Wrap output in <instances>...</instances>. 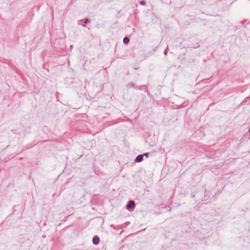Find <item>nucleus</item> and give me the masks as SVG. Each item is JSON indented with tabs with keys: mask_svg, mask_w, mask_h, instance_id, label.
<instances>
[{
	"mask_svg": "<svg viewBox=\"0 0 250 250\" xmlns=\"http://www.w3.org/2000/svg\"><path fill=\"white\" fill-rule=\"evenodd\" d=\"M135 204L133 201H130L126 206V209L131 210L135 208Z\"/></svg>",
	"mask_w": 250,
	"mask_h": 250,
	"instance_id": "1",
	"label": "nucleus"
},
{
	"mask_svg": "<svg viewBox=\"0 0 250 250\" xmlns=\"http://www.w3.org/2000/svg\"><path fill=\"white\" fill-rule=\"evenodd\" d=\"M100 242V238L98 236L96 235L93 237L92 239V242L94 245H97L99 244Z\"/></svg>",
	"mask_w": 250,
	"mask_h": 250,
	"instance_id": "2",
	"label": "nucleus"
},
{
	"mask_svg": "<svg viewBox=\"0 0 250 250\" xmlns=\"http://www.w3.org/2000/svg\"><path fill=\"white\" fill-rule=\"evenodd\" d=\"M143 157H144V155H139L136 157V158L135 160V161L136 162H141L143 161Z\"/></svg>",
	"mask_w": 250,
	"mask_h": 250,
	"instance_id": "3",
	"label": "nucleus"
},
{
	"mask_svg": "<svg viewBox=\"0 0 250 250\" xmlns=\"http://www.w3.org/2000/svg\"><path fill=\"white\" fill-rule=\"evenodd\" d=\"M123 42L125 44H127L129 42V39L127 37H125L123 39Z\"/></svg>",
	"mask_w": 250,
	"mask_h": 250,
	"instance_id": "4",
	"label": "nucleus"
},
{
	"mask_svg": "<svg viewBox=\"0 0 250 250\" xmlns=\"http://www.w3.org/2000/svg\"><path fill=\"white\" fill-rule=\"evenodd\" d=\"M89 22H90L89 20L88 19H86L84 20V23L85 24H87V23H89Z\"/></svg>",
	"mask_w": 250,
	"mask_h": 250,
	"instance_id": "5",
	"label": "nucleus"
},
{
	"mask_svg": "<svg viewBox=\"0 0 250 250\" xmlns=\"http://www.w3.org/2000/svg\"><path fill=\"white\" fill-rule=\"evenodd\" d=\"M140 4L142 5H145L146 4V2L144 0H142L140 2Z\"/></svg>",
	"mask_w": 250,
	"mask_h": 250,
	"instance_id": "6",
	"label": "nucleus"
},
{
	"mask_svg": "<svg viewBox=\"0 0 250 250\" xmlns=\"http://www.w3.org/2000/svg\"><path fill=\"white\" fill-rule=\"evenodd\" d=\"M143 155H144V156H147L148 155L147 153H145Z\"/></svg>",
	"mask_w": 250,
	"mask_h": 250,
	"instance_id": "7",
	"label": "nucleus"
},
{
	"mask_svg": "<svg viewBox=\"0 0 250 250\" xmlns=\"http://www.w3.org/2000/svg\"><path fill=\"white\" fill-rule=\"evenodd\" d=\"M82 26H83V27L85 26L84 24L82 25Z\"/></svg>",
	"mask_w": 250,
	"mask_h": 250,
	"instance_id": "8",
	"label": "nucleus"
}]
</instances>
